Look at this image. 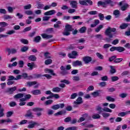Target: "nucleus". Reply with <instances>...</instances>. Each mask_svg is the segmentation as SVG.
Returning <instances> with one entry per match:
<instances>
[{"mask_svg":"<svg viewBox=\"0 0 130 130\" xmlns=\"http://www.w3.org/2000/svg\"><path fill=\"white\" fill-rule=\"evenodd\" d=\"M115 32H116V28L108 27L105 31V35L109 38H105V41L108 42V43L111 42V41H112V39H111L113 38V36L116 34Z\"/></svg>","mask_w":130,"mask_h":130,"instance_id":"nucleus-1","label":"nucleus"},{"mask_svg":"<svg viewBox=\"0 0 130 130\" xmlns=\"http://www.w3.org/2000/svg\"><path fill=\"white\" fill-rule=\"evenodd\" d=\"M108 5H110L111 7H113L115 5V3H114L112 0H106L105 2L99 1L98 3V7H100V6H102L103 8H106Z\"/></svg>","mask_w":130,"mask_h":130,"instance_id":"nucleus-2","label":"nucleus"},{"mask_svg":"<svg viewBox=\"0 0 130 130\" xmlns=\"http://www.w3.org/2000/svg\"><path fill=\"white\" fill-rule=\"evenodd\" d=\"M79 3L81 6H88V4L90 5V6L93 5V2L91 0H79Z\"/></svg>","mask_w":130,"mask_h":130,"instance_id":"nucleus-3","label":"nucleus"},{"mask_svg":"<svg viewBox=\"0 0 130 130\" xmlns=\"http://www.w3.org/2000/svg\"><path fill=\"white\" fill-rule=\"evenodd\" d=\"M64 107V104H60L53 105L51 108L53 110H57V109H59V108H63Z\"/></svg>","mask_w":130,"mask_h":130,"instance_id":"nucleus-4","label":"nucleus"},{"mask_svg":"<svg viewBox=\"0 0 130 130\" xmlns=\"http://www.w3.org/2000/svg\"><path fill=\"white\" fill-rule=\"evenodd\" d=\"M17 90V87L14 86L11 88H8L5 91V93H9L10 95H12V94L14 93V92Z\"/></svg>","mask_w":130,"mask_h":130,"instance_id":"nucleus-5","label":"nucleus"},{"mask_svg":"<svg viewBox=\"0 0 130 130\" xmlns=\"http://www.w3.org/2000/svg\"><path fill=\"white\" fill-rule=\"evenodd\" d=\"M21 75H19L16 76V78H15L13 76L10 75L9 76V79L8 81H13V80H14L15 81H18V80H21Z\"/></svg>","mask_w":130,"mask_h":130,"instance_id":"nucleus-6","label":"nucleus"},{"mask_svg":"<svg viewBox=\"0 0 130 130\" xmlns=\"http://www.w3.org/2000/svg\"><path fill=\"white\" fill-rule=\"evenodd\" d=\"M7 51L8 52V55H10V54H15V53H17V52H18L17 49L15 48H7Z\"/></svg>","mask_w":130,"mask_h":130,"instance_id":"nucleus-7","label":"nucleus"},{"mask_svg":"<svg viewBox=\"0 0 130 130\" xmlns=\"http://www.w3.org/2000/svg\"><path fill=\"white\" fill-rule=\"evenodd\" d=\"M78 55V52L76 51H72L71 53L68 54V57H69L70 58H76V57Z\"/></svg>","mask_w":130,"mask_h":130,"instance_id":"nucleus-8","label":"nucleus"},{"mask_svg":"<svg viewBox=\"0 0 130 130\" xmlns=\"http://www.w3.org/2000/svg\"><path fill=\"white\" fill-rule=\"evenodd\" d=\"M25 117H29L30 119H32L34 116L33 115V113L31 111V110H28L26 112V114L25 115Z\"/></svg>","mask_w":130,"mask_h":130,"instance_id":"nucleus-9","label":"nucleus"},{"mask_svg":"<svg viewBox=\"0 0 130 130\" xmlns=\"http://www.w3.org/2000/svg\"><path fill=\"white\" fill-rule=\"evenodd\" d=\"M83 61L86 64H88L92 61V57L90 56H85L83 58Z\"/></svg>","mask_w":130,"mask_h":130,"instance_id":"nucleus-10","label":"nucleus"},{"mask_svg":"<svg viewBox=\"0 0 130 130\" xmlns=\"http://www.w3.org/2000/svg\"><path fill=\"white\" fill-rule=\"evenodd\" d=\"M60 69L61 71L60 74L62 76H66V75L69 74V72H68V71L66 70V68H64V67H63V66H61Z\"/></svg>","mask_w":130,"mask_h":130,"instance_id":"nucleus-11","label":"nucleus"},{"mask_svg":"<svg viewBox=\"0 0 130 130\" xmlns=\"http://www.w3.org/2000/svg\"><path fill=\"white\" fill-rule=\"evenodd\" d=\"M72 66L73 67H81L83 66V63H82V61L77 60L73 62Z\"/></svg>","mask_w":130,"mask_h":130,"instance_id":"nucleus-12","label":"nucleus"},{"mask_svg":"<svg viewBox=\"0 0 130 130\" xmlns=\"http://www.w3.org/2000/svg\"><path fill=\"white\" fill-rule=\"evenodd\" d=\"M70 6L73 9H77L78 7V2L76 1H71L70 2Z\"/></svg>","mask_w":130,"mask_h":130,"instance_id":"nucleus-13","label":"nucleus"},{"mask_svg":"<svg viewBox=\"0 0 130 130\" xmlns=\"http://www.w3.org/2000/svg\"><path fill=\"white\" fill-rule=\"evenodd\" d=\"M23 97L20 99V101H27V100H29L31 97V94H26L25 95H23Z\"/></svg>","mask_w":130,"mask_h":130,"instance_id":"nucleus-14","label":"nucleus"},{"mask_svg":"<svg viewBox=\"0 0 130 130\" xmlns=\"http://www.w3.org/2000/svg\"><path fill=\"white\" fill-rule=\"evenodd\" d=\"M56 12L54 10L47 11L44 13V16H52V15H54Z\"/></svg>","mask_w":130,"mask_h":130,"instance_id":"nucleus-15","label":"nucleus"},{"mask_svg":"<svg viewBox=\"0 0 130 130\" xmlns=\"http://www.w3.org/2000/svg\"><path fill=\"white\" fill-rule=\"evenodd\" d=\"M27 67H28V70L29 71H32L34 68H37V66L35 64V63L34 62L27 63Z\"/></svg>","mask_w":130,"mask_h":130,"instance_id":"nucleus-16","label":"nucleus"},{"mask_svg":"<svg viewBox=\"0 0 130 130\" xmlns=\"http://www.w3.org/2000/svg\"><path fill=\"white\" fill-rule=\"evenodd\" d=\"M74 104H76V105H79L80 104H82L83 103V99L82 97H78L76 100V101L74 102Z\"/></svg>","mask_w":130,"mask_h":130,"instance_id":"nucleus-17","label":"nucleus"},{"mask_svg":"<svg viewBox=\"0 0 130 130\" xmlns=\"http://www.w3.org/2000/svg\"><path fill=\"white\" fill-rule=\"evenodd\" d=\"M41 36L43 39H50V38H52L53 36L50 35H47L46 34H42Z\"/></svg>","mask_w":130,"mask_h":130,"instance_id":"nucleus-18","label":"nucleus"},{"mask_svg":"<svg viewBox=\"0 0 130 130\" xmlns=\"http://www.w3.org/2000/svg\"><path fill=\"white\" fill-rule=\"evenodd\" d=\"M28 123H31L29 124V125H28L27 127L28 128H33L35 125H37L38 124L37 122H33L32 121H29Z\"/></svg>","mask_w":130,"mask_h":130,"instance_id":"nucleus-19","label":"nucleus"},{"mask_svg":"<svg viewBox=\"0 0 130 130\" xmlns=\"http://www.w3.org/2000/svg\"><path fill=\"white\" fill-rule=\"evenodd\" d=\"M66 113L67 111L63 110L55 113L54 115H55V116H57L58 115H62V114H66Z\"/></svg>","mask_w":130,"mask_h":130,"instance_id":"nucleus-20","label":"nucleus"},{"mask_svg":"<svg viewBox=\"0 0 130 130\" xmlns=\"http://www.w3.org/2000/svg\"><path fill=\"white\" fill-rule=\"evenodd\" d=\"M65 30H66V31H68L69 32L73 31L72 26L70 24H67L65 26Z\"/></svg>","mask_w":130,"mask_h":130,"instance_id":"nucleus-21","label":"nucleus"},{"mask_svg":"<svg viewBox=\"0 0 130 130\" xmlns=\"http://www.w3.org/2000/svg\"><path fill=\"white\" fill-rule=\"evenodd\" d=\"M86 31H87V27H86V26H83L78 30L79 33L81 34L86 33Z\"/></svg>","mask_w":130,"mask_h":130,"instance_id":"nucleus-22","label":"nucleus"},{"mask_svg":"<svg viewBox=\"0 0 130 130\" xmlns=\"http://www.w3.org/2000/svg\"><path fill=\"white\" fill-rule=\"evenodd\" d=\"M28 60H30L31 61H36L37 58L34 55H31L28 56Z\"/></svg>","mask_w":130,"mask_h":130,"instance_id":"nucleus-23","label":"nucleus"},{"mask_svg":"<svg viewBox=\"0 0 130 130\" xmlns=\"http://www.w3.org/2000/svg\"><path fill=\"white\" fill-rule=\"evenodd\" d=\"M40 41H41V37L40 36H37L34 39V42H36V43H39Z\"/></svg>","mask_w":130,"mask_h":130,"instance_id":"nucleus-24","label":"nucleus"},{"mask_svg":"<svg viewBox=\"0 0 130 130\" xmlns=\"http://www.w3.org/2000/svg\"><path fill=\"white\" fill-rule=\"evenodd\" d=\"M45 73H48V74H51L52 76H55V74L54 73L53 70L49 69H45Z\"/></svg>","mask_w":130,"mask_h":130,"instance_id":"nucleus-25","label":"nucleus"},{"mask_svg":"<svg viewBox=\"0 0 130 130\" xmlns=\"http://www.w3.org/2000/svg\"><path fill=\"white\" fill-rule=\"evenodd\" d=\"M95 110L99 112V114H101V113H102V111H103V109H102V107H101L100 105H98L96 106Z\"/></svg>","mask_w":130,"mask_h":130,"instance_id":"nucleus-26","label":"nucleus"},{"mask_svg":"<svg viewBox=\"0 0 130 130\" xmlns=\"http://www.w3.org/2000/svg\"><path fill=\"white\" fill-rule=\"evenodd\" d=\"M129 7V5L127 4V3H125L121 7V11H126L127 9V8Z\"/></svg>","mask_w":130,"mask_h":130,"instance_id":"nucleus-27","label":"nucleus"},{"mask_svg":"<svg viewBox=\"0 0 130 130\" xmlns=\"http://www.w3.org/2000/svg\"><path fill=\"white\" fill-rule=\"evenodd\" d=\"M33 95H39L41 94V91L39 89H35L31 91Z\"/></svg>","mask_w":130,"mask_h":130,"instance_id":"nucleus-28","label":"nucleus"},{"mask_svg":"<svg viewBox=\"0 0 130 130\" xmlns=\"http://www.w3.org/2000/svg\"><path fill=\"white\" fill-rule=\"evenodd\" d=\"M24 97V94L18 93L14 96L15 99H20V98H23Z\"/></svg>","mask_w":130,"mask_h":130,"instance_id":"nucleus-29","label":"nucleus"},{"mask_svg":"<svg viewBox=\"0 0 130 130\" xmlns=\"http://www.w3.org/2000/svg\"><path fill=\"white\" fill-rule=\"evenodd\" d=\"M92 118L93 119H99L100 118H101V116L99 114H94L92 115Z\"/></svg>","mask_w":130,"mask_h":130,"instance_id":"nucleus-30","label":"nucleus"},{"mask_svg":"<svg viewBox=\"0 0 130 130\" xmlns=\"http://www.w3.org/2000/svg\"><path fill=\"white\" fill-rule=\"evenodd\" d=\"M24 14L25 15H27V16H32V15H33V12L32 11V10H26L24 11Z\"/></svg>","mask_w":130,"mask_h":130,"instance_id":"nucleus-31","label":"nucleus"},{"mask_svg":"<svg viewBox=\"0 0 130 130\" xmlns=\"http://www.w3.org/2000/svg\"><path fill=\"white\" fill-rule=\"evenodd\" d=\"M32 111L34 112H40V111H43L42 108H35L32 109Z\"/></svg>","mask_w":130,"mask_h":130,"instance_id":"nucleus-32","label":"nucleus"},{"mask_svg":"<svg viewBox=\"0 0 130 130\" xmlns=\"http://www.w3.org/2000/svg\"><path fill=\"white\" fill-rule=\"evenodd\" d=\"M36 84H37V82L36 81H32V82L28 81L27 82V86H29V87H32L33 85H36Z\"/></svg>","mask_w":130,"mask_h":130,"instance_id":"nucleus-33","label":"nucleus"},{"mask_svg":"<svg viewBox=\"0 0 130 130\" xmlns=\"http://www.w3.org/2000/svg\"><path fill=\"white\" fill-rule=\"evenodd\" d=\"M110 68L111 69L110 72L112 75H113V74H115L116 73V70H115V69H114V67L110 66Z\"/></svg>","mask_w":130,"mask_h":130,"instance_id":"nucleus-34","label":"nucleus"},{"mask_svg":"<svg viewBox=\"0 0 130 130\" xmlns=\"http://www.w3.org/2000/svg\"><path fill=\"white\" fill-rule=\"evenodd\" d=\"M106 99L108 101H109L111 102H114V101H115V99H114L110 96H107Z\"/></svg>","mask_w":130,"mask_h":130,"instance_id":"nucleus-35","label":"nucleus"},{"mask_svg":"<svg viewBox=\"0 0 130 130\" xmlns=\"http://www.w3.org/2000/svg\"><path fill=\"white\" fill-rule=\"evenodd\" d=\"M44 56L45 57V58H51L50 53L48 52H45L44 53Z\"/></svg>","mask_w":130,"mask_h":130,"instance_id":"nucleus-36","label":"nucleus"},{"mask_svg":"<svg viewBox=\"0 0 130 130\" xmlns=\"http://www.w3.org/2000/svg\"><path fill=\"white\" fill-rule=\"evenodd\" d=\"M52 103H53V100H48L45 102V105H50V104H52Z\"/></svg>","mask_w":130,"mask_h":130,"instance_id":"nucleus-37","label":"nucleus"},{"mask_svg":"<svg viewBox=\"0 0 130 130\" xmlns=\"http://www.w3.org/2000/svg\"><path fill=\"white\" fill-rule=\"evenodd\" d=\"M124 50H125V49L124 47H117V51H118V52H122V51H124Z\"/></svg>","mask_w":130,"mask_h":130,"instance_id":"nucleus-38","label":"nucleus"},{"mask_svg":"<svg viewBox=\"0 0 130 130\" xmlns=\"http://www.w3.org/2000/svg\"><path fill=\"white\" fill-rule=\"evenodd\" d=\"M52 63V59H48L45 61V64L46 66H48V64H50Z\"/></svg>","mask_w":130,"mask_h":130,"instance_id":"nucleus-39","label":"nucleus"},{"mask_svg":"<svg viewBox=\"0 0 130 130\" xmlns=\"http://www.w3.org/2000/svg\"><path fill=\"white\" fill-rule=\"evenodd\" d=\"M111 80L112 82H116V81H118V80H119V78L117 76H112L111 77Z\"/></svg>","mask_w":130,"mask_h":130,"instance_id":"nucleus-40","label":"nucleus"},{"mask_svg":"<svg viewBox=\"0 0 130 130\" xmlns=\"http://www.w3.org/2000/svg\"><path fill=\"white\" fill-rule=\"evenodd\" d=\"M128 26V23H124L120 26V29H126V28H127Z\"/></svg>","mask_w":130,"mask_h":130,"instance_id":"nucleus-41","label":"nucleus"},{"mask_svg":"<svg viewBox=\"0 0 130 130\" xmlns=\"http://www.w3.org/2000/svg\"><path fill=\"white\" fill-rule=\"evenodd\" d=\"M123 60V59L122 58H115V59L114 60V62L115 63H118L119 62H121Z\"/></svg>","mask_w":130,"mask_h":130,"instance_id":"nucleus-42","label":"nucleus"},{"mask_svg":"<svg viewBox=\"0 0 130 130\" xmlns=\"http://www.w3.org/2000/svg\"><path fill=\"white\" fill-rule=\"evenodd\" d=\"M28 49H29V48H28V47L24 46L21 48L20 51H21V52H26V51H27Z\"/></svg>","mask_w":130,"mask_h":130,"instance_id":"nucleus-43","label":"nucleus"},{"mask_svg":"<svg viewBox=\"0 0 130 130\" xmlns=\"http://www.w3.org/2000/svg\"><path fill=\"white\" fill-rule=\"evenodd\" d=\"M52 91L53 92H60V91H61V88L58 87H55L52 89Z\"/></svg>","mask_w":130,"mask_h":130,"instance_id":"nucleus-44","label":"nucleus"},{"mask_svg":"<svg viewBox=\"0 0 130 130\" xmlns=\"http://www.w3.org/2000/svg\"><path fill=\"white\" fill-rule=\"evenodd\" d=\"M113 14L115 16V18H118L119 16V11L118 10H116L114 11Z\"/></svg>","mask_w":130,"mask_h":130,"instance_id":"nucleus-45","label":"nucleus"},{"mask_svg":"<svg viewBox=\"0 0 130 130\" xmlns=\"http://www.w3.org/2000/svg\"><path fill=\"white\" fill-rule=\"evenodd\" d=\"M20 42H21V43H23V44H28L29 43V41L25 39H20Z\"/></svg>","mask_w":130,"mask_h":130,"instance_id":"nucleus-46","label":"nucleus"},{"mask_svg":"<svg viewBox=\"0 0 130 130\" xmlns=\"http://www.w3.org/2000/svg\"><path fill=\"white\" fill-rule=\"evenodd\" d=\"M96 55L100 59H104V56L99 52L96 53Z\"/></svg>","mask_w":130,"mask_h":130,"instance_id":"nucleus-47","label":"nucleus"},{"mask_svg":"<svg viewBox=\"0 0 130 130\" xmlns=\"http://www.w3.org/2000/svg\"><path fill=\"white\" fill-rule=\"evenodd\" d=\"M98 16H99L100 20H101V21H103V20H104V19L105 18L104 17V14H103L102 13H99Z\"/></svg>","mask_w":130,"mask_h":130,"instance_id":"nucleus-48","label":"nucleus"},{"mask_svg":"<svg viewBox=\"0 0 130 130\" xmlns=\"http://www.w3.org/2000/svg\"><path fill=\"white\" fill-rule=\"evenodd\" d=\"M32 76H34V79H39V78H41V77H42V75H41V74H32Z\"/></svg>","mask_w":130,"mask_h":130,"instance_id":"nucleus-49","label":"nucleus"},{"mask_svg":"<svg viewBox=\"0 0 130 130\" xmlns=\"http://www.w3.org/2000/svg\"><path fill=\"white\" fill-rule=\"evenodd\" d=\"M119 96L120 97V98H126V97H127V93H122L119 94Z\"/></svg>","mask_w":130,"mask_h":130,"instance_id":"nucleus-50","label":"nucleus"},{"mask_svg":"<svg viewBox=\"0 0 130 130\" xmlns=\"http://www.w3.org/2000/svg\"><path fill=\"white\" fill-rule=\"evenodd\" d=\"M24 9V10H30V9H31V8H32V5H31V4H28L26 6H24L23 7Z\"/></svg>","mask_w":130,"mask_h":130,"instance_id":"nucleus-51","label":"nucleus"},{"mask_svg":"<svg viewBox=\"0 0 130 130\" xmlns=\"http://www.w3.org/2000/svg\"><path fill=\"white\" fill-rule=\"evenodd\" d=\"M116 58V55H113L109 58V61L111 62V61H113V60H115V59Z\"/></svg>","mask_w":130,"mask_h":130,"instance_id":"nucleus-52","label":"nucleus"},{"mask_svg":"<svg viewBox=\"0 0 130 130\" xmlns=\"http://www.w3.org/2000/svg\"><path fill=\"white\" fill-rule=\"evenodd\" d=\"M77 96H78V93H74L72 94H71L70 99H75V98H77Z\"/></svg>","mask_w":130,"mask_h":130,"instance_id":"nucleus-53","label":"nucleus"},{"mask_svg":"<svg viewBox=\"0 0 130 130\" xmlns=\"http://www.w3.org/2000/svg\"><path fill=\"white\" fill-rule=\"evenodd\" d=\"M72 121V117H68L64 119V122H71Z\"/></svg>","mask_w":130,"mask_h":130,"instance_id":"nucleus-54","label":"nucleus"},{"mask_svg":"<svg viewBox=\"0 0 130 130\" xmlns=\"http://www.w3.org/2000/svg\"><path fill=\"white\" fill-rule=\"evenodd\" d=\"M103 110L105 112H112V110L106 107L104 108Z\"/></svg>","mask_w":130,"mask_h":130,"instance_id":"nucleus-55","label":"nucleus"},{"mask_svg":"<svg viewBox=\"0 0 130 130\" xmlns=\"http://www.w3.org/2000/svg\"><path fill=\"white\" fill-rule=\"evenodd\" d=\"M32 29V27L31 26H28L27 27H25L23 30V32H28V31H30V30H31Z\"/></svg>","mask_w":130,"mask_h":130,"instance_id":"nucleus-56","label":"nucleus"},{"mask_svg":"<svg viewBox=\"0 0 130 130\" xmlns=\"http://www.w3.org/2000/svg\"><path fill=\"white\" fill-rule=\"evenodd\" d=\"M49 19H50V16H44V17H43V21L44 22H46L47 21H49Z\"/></svg>","mask_w":130,"mask_h":130,"instance_id":"nucleus-57","label":"nucleus"},{"mask_svg":"<svg viewBox=\"0 0 130 130\" xmlns=\"http://www.w3.org/2000/svg\"><path fill=\"white\" fill-rule=\"evenodd\" d=\"M110 47H111V45L109 44H106L104 45L103 48H104V49H108V48H109Z\"/></svg>","mask_w":130,"mask_h":130,"instance_id":"nucleus-58","label":"nucleus"},{"mask_svg":"<svg viewBox=\"0 0 130 130\" xmlns=\"http://www.w3.org/2000/svg\"><path fill=\"white\" fill-rule=\"evenodd\" d=\"M14 114V112L13 111H9L7 113L6 116L7 117H11V115Z\"/></svg>","mask_w":130,"mask_h":130,"instance_id":"nucleus-59","label":"nucleus"},{"mask_svg":"<svg viewBox=\"0 0 130 130\" xmlns=\"http://www.w3.org/2000/svg\"><path fill=\"white\" fill-rule=\"evenodd\" d=\"M73 81H75V82H78V81H80V77L77 76H74L73 77Z\"/></svg>","mask_w":130,"mask_h":130,"instance_id":"nucleus-60","label":"nucleus"},{"mask_svg":"<svg viewBox=\"0 0 130 130\" xmlns=\"http://www.w3.org/2000/svg\"><path fill=\"white\" fill-rule=\"evenodd\" d=\"M91 95H92L93 97H98V96H99V92L98 91H94L91 93Z\"/></svg>","mask_w":130,"mask_h":130,"instance_id":"nucleus-61","label":"nucleus"},{"mask_svg":"<svg viewBox=\"0 0 130 130\" xmlns=\"http://www.w3.org/2000/svg\"><path fill=\"white\" fill-rule=\"evenodd\" d=\"M103 28V25H99L96 29H95V32H99L100 31L101 29H102Z\"/></svg>","mask_w":130,"mask_h":130,"instance_id":"nucleus-62","label":"nucleus"},{"mask_svg":"<svg viewBox=\"0 0 130 130\" xmlns=\"http://www.w3.org/2000/svg\"><path fill=\"white\" fill-rule=\"evenodd\" d=\"M65 130H77V127L71 126L67 128Z\"/></svg>","mask_w":130,"mask_h":130,"instance_id":"nucleus-63","label":"nucleus"},{"mask_svg":"<svg viewBox=\"0 0 130 130\" xmlns=\"http://www.w3.org/2000/svg\"><path fill=\"white\" fill-rule=\"evenodd\" d=\"M46 32L47 33H52V32H53V28H49L47 29Z\"/></svg>","mask_w":130,"mask_h":130,"instance_id":"nucleus-64","label":"nucleus"}]
</instances>
